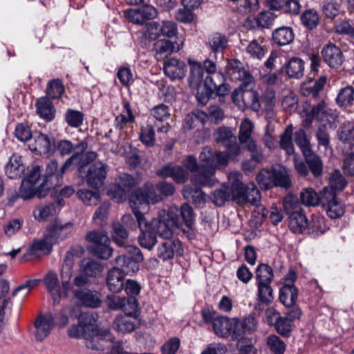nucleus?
<instances>
[{
  "instance_id": "44",
  "label": "nucleus",
  "mask_w": 354,
  "mask_h": 354,
  "mask_svg": "<svg viewBox=\"0 0 354 354\" xmlns=\"http://www.w3.org/2000/svg\"><path fill=\"white\" fill-rule=\"evenodd\" d=\"M293 126L288 125L284 131L280 136V140L278 143L281 149L286 155H292L295 153V147L292 142Z\"/></svg>"
},
{
  "instance_id": "54",
  "label": "nucleus",
  "mask_w": 354,
  "mask_h": 354,
  "mask_svg": "<svg viewBox=\"0 0 354 354\" xmlns=\"http://www.w3.org/2000/svg\"><path fill=\"white\" fill-rule=\"evenodd\" d=\"M210 200L217 207H223L226 202L231 201L229 186L223 184L221 187L215 189L210 194Z\"/></svg>"
},
{
  "instance_id": "46",
  "label": "nucleus",
  "mask_w": 354,
  "mask_h": 354,
  "mask_svg": "<svg viewBox=\"0 0 354 354\" xmlns=\"http://www.w3.org/2000/svg\"><path fill=\"white\" fill-rule=\"evenodd\" d=\"M113 229V241L118 247L127 248L129 245L128 244L129 230L123 227L122 224H120V222H115Z\"/></svg>"
},
{
  "instance_id": "47",
  "label": "nucleus",
  "mask_w": 354,
  "mask_h": 354,
  "mask_svg": "<svg viewBox=\"0 0 354 354\" xmlns=\"http://www.w3.org/2000/svg\"><path fill=\"white\" fill-rule=\"evenodd\" d=\"M273 316H276L274 323L276 331L283 337H290L294 325L287 317L281 316L279 312H274Z\"/></svg>"
},
{
  "instance_id": "34",
  "label": "nucleus",
  "mask_w": 354,
  "mask_h": 354,
  "mask_svg": "<svg viewBox=\"0 0 354 354\" xmlns=\"http://www.w3.org/2000/svg\"><path fill=\"white\" fill-rule=\"evenodd\" d=\"M183 196L197 207H201L205 202V194L201 188L192 184L184 187Z\"/></svg>"
},
{
  "instance_id": "30",
  "label": "nucleus",
  "mask_w": 354,
  "mask_h": 354,
  "mask_svg": "<svg viewBox=\"0 0 354 354\" xmlns=\"http://www.w3.org/2000/svg\"><path fill=\"white\" fill-rule=\"evenodd\" d=\"M122 112L116 115L114 120L115 127L120 131L122 130L128 124L134 123L136 121V116L130 103L124 100L122 102Z\"/></svg>"
},
{
  "instance_id": "13",
  "label": "nucleus",
  "mask_w": 354,
  "mask_h": 354,
  "mask_svg": "<svg viewBox=\"0 0 354 354\" xmlns=\"http://www.w3.org/2000/svg\"><path fill=\"white\" fill-rule=\"evenodd\" d=\"M184 46V39L176 37L174 41L161 39L157 40L153 45L156 58L158 60L167 57L174 52H178Z\"/></svg>"
},
{
  "instance_id": "32",
  "label": "nucleus",
  "mask_w": 354,
  "mask_h": 354,
  "mask_svg": "<svg viewBox=\"0 0 354 354\" xmlns=\"http://www.w3.org/2000/svg\"><path fill=\"white\" fill-rule=\"evenodd\" d=\"M206 122L207 115L205 114V112L199 109H196L185 116L183 122V129L185 131H189L196 128L199 125L204 126Z\"/></svg>"
},
{
  "instance_id": "14",
  "label": "nucleus",
  "mask_w": 354,
  "mask_h": 354,
  "mask_svg": "<svg viewBox=\"0 0 354 354\" xmlns=\"http://www.w3.org/2000/svg\"><path fill=\"white\" fill-rule=\"evenodd\" d=\"M310 115L330 129L333 128V122L337 117L336 110L328 107L324 100L313 106Z\"/></svg>"
},
{
  "instance_id": "58",
  "label": "nucleus",
  "mask_w": 354,
  "mask_h": 354,
  "mask_svg": "<svg viewBox=\"0 0 354 354\" xmlns=\"http://www.w3.org/2000/svg\"><path fill=\"white\" fill-rule=\"evenodd\" d=\"M77 196L86 205H96L101 199L99 189H80L77 192Z\"/></svg>"
},
{
  "instance_id": "21",
  "label": "nucleus",
  "mask_w": 354,
  "mask_h": 354,
  "mask_svg": "<svg viewBox=\"0 0 354 354\" xmlns=\"http://www.w3.org/2000/svg\"><path fill=\"white\" fill-rule=\"evenodd\" d=\"M325 63L330 68H337L344 62V57L341 49L334 44H328L321 51Z\"/></svg>"
},
{
  "instance_id": "62",
  "label": "nucleus",
  "mask_w": 354,
  "mask_h": 354,
  "mask_svg": "<svg viewBox=\"0 0 354 354\" xmlns=\"http://www.w3.org/2000/svg\"><path fill=\"white\" fill-rule=\"evenodd\" d=\"M64 119L68 126L73 128H78L83 124L84 115L80 111L68 109L66 111Z\"/></svg>"
},
{
  "instance_id": "20",
  "label": "nucleus",
  "mask_w": 354,
  "mask_h": 354,
  "mask_svg": "<svg viewBox=\"0 0 354 354\" xmlns=\"http://www.w3.org/2000/svg\"><path fill=\"white\" fill-rule=\"evenodd\" d=\"M72 226L73 224L70 222L63 225L60 222L55 221L47 227L46 232L44 236L54 245L67 237L68 234L70 232L68 229L72 227Z\"/></svg>"
},
{
  "instance_id": "11",
  "label": "nucleus",
  "mask_w": 354,
  "mask_h": 354,
  "mask_svg": "<svg viewBox=\"0 0 354 354\" xmlns=\"http://www.w3.org/2000/svg\"><path fill=\"white\" fill-rule=\"evenodd\" d=\"M91 161L84 169L82 172V176L81 178H85L87 185L93 189H100L104 185V180L106 177V165L101 162H95L91 165L88 169L86 171V167L93 161Z\"/></svg>"
},
{
  "instance_id": "28",
  "label": "nucleus",
  "mask_w": 354,
  "mask_h": 354,
  "mask_svg": "<svg viewBox=\"0 0 354 354\" xmlns=\"http://www.w3.org/2000/svg\"><path fill=\"white\" fill-rule=\"evenodd\" d=\"M213 330L218 337L227 338L233 335L234 321L233 318L230 319L226 316H216V320L214 322Z\"/></svg>"
},
{
  "instance_id": "53",
  "label": "nucleus",
  "mask_w": 354,
  "mask_h": 354,
  "mask_svg": "<svg viewBox=\"0 0 354 354\" xmlns=\"http://www.w3.org/2000/svg\"><path fill=\"white\" fill-rule=\"evenodd\" d=\"M232 340L236 342V348L240 354H250L256 352L253 339L252 337H245V335H241L239 337L234 335L233 333Z\"/></svg>"
},
{
  "instance_id": "29",
  "label": "nucleus",
  "mask_w": 354,
  "mask_h": 354,
  "mask_svg": "<svg viewBox=\"0 0 354 354\" xmlns=\"http://www.w3.org/2000/svg\"><path fill=\"white\" fill-rule=\"evenodd\" d=\"M140 325V322L138 318L126 315L116 317L113 323V328L123 334L134 331Z\"/></svg>"
},
{
  "instance_id": "5",
  "label": "nucleus",
  "mask_w": 354,
  "mask_h": 354,
  "mask_svg": "<svg viewBox=\"0 0 354 354\" xmlns=\"http://www.w3.org/2000/svg\"><path fill=\"white\" fill-rule=\"evenodd\" d=\"M162 198L156 194L154 186L151 183H145L143 186L136 189L129 196V201L132 212L138 218L139 224L142 220L141 209H146L149 204L160 202Z\"/></svg>"
},
{
  "instance_id": "51",
  "label": "nucleus",
  "mask_w": 354,
  "mask_h": 354,
  "mask_svg": "<svg viewBox=\"0 0 354 354\" xmlns=\"http://www.w3.org/2000/svg\"><path fill=\"white\" fill-rule=\"evenodd\" d=\"M272 268L268 263H259L255 270L256 283H271L274 279Z\"/></svg>"
},
{
  "instance_id": "22",
  "label": "nucleus",
  "mask_w": 354,
  "mask_h": 354,
  "mask_svg": "<svg viewBox=\"0 0 354 354\" xmlns=\"http://www.w3.org/2000/svg\"><path fill=\"white\" fill-rule=\"evenodd\" d=\"M158 15L157 10L151 5H142L137 9L127 12L128 19L134 24H142L146 20L154 19Z\"/></svg>"
},
{
  "instance_id": "19",
  "label": "nucleus",
  "mask_w": 354,
  "mask_h": 354,
  "mask_svg": "<svg viewBox=\"0 0 354 354\" xmlns=\"http://www.w3.org/2000/svg\"><path fill=\"white\" fill-rule=\"evenodd\" d=\"M163 70L165 75L171 81L184 78L187 73L185 63L174 57L164 61Z\"/></svg>"
},
{
  "instance_id": "43",
  "label": "nucleus",
  "mask_w": 354,
  "mask_h": 354,
  "mask_svg": "<svg viewBox=\"0 0 354 354\" xmlns=\"http://www.w3.org/2000/svg\"><path fill=\"white\" fill-rule=\"evenodd\" d=\"M257 292L256 294V300L266 305H270L274 299V290L271 283H256Z\"/></svg>"
},
{
  "instance_id": "63",
  "label": "nucleus",
  "mask_w": 354,
  "mask_h": 354,
  "mask_svg": "<svg viewBox=\"0 0 354 354\" xmlns=\"http://www.w3.org/2000/svg\"><path fill=\"white\" fill-rule=\"evenodd\" d=\"M301 24L308 29L315 28L319 21L317 12L314 9L306 10L300 17Z\"/></svg>"
},
{
  "instance_id": "27",
  "label": "nucleus",
  "mask_w": 354,
  "mask_h": 354,
  "mask_svg": "<svg viewBox=\"0 0 354 354\" xmlns=\"http://www.w3.org/2000/svg\"><path fill=\"white\" fill-rule=\"evenodd\" d=\"M216 168L212 166H203L196 174L192 177V185L201 187H211L215 183L214 176Z\"/></svg>"
},
{
  "instance_id": "41",
  "label": "nucleus",
  "mask_w": 354,
  "mask_h": 354,
  "mask_svg": "<svg viewBox=\"0 0 354 354\" xmlns=\"http://www.w3.org/2000/svg\"><path fill=\"white\" fill-rule=\"evenodd\" d=\"M288 219L289 228L293 233L304 234L308 218L301 210L292 213Z\"/></svg>"
},
{
  "instance_id": "40",
  "label": "nucleus",
  "mask_w": 354,
  "mask_h": 354,
  "mask_svg": "<svg viewBox=\"0 0 354 354\" xmlns=\"http://www.w3.org/2000/svg\"><path fill=\"white\" fill-rule=\"evenodd\" d=\"M109 241H104L97 245H88L87 250L93 257L102 260L109 259L113 254V248L110 246Z\"/></svg>"
},
{
  "instance_id": "55",
  "label": "nucleus",
  "mask_w": 354,
  "mask_h": 354,
  "mask_svg": "<svg viewBox=\"0 0 354 354\" xmlns=\"http://www.w3.org/2000/svg\"><path fill=\"white\" fill-rule=\"evenodd\" d=\"M65 91V87L63 81L61 79L56 78L49 81L46 86V95L48 98H60Z\"/></svg>"
},
{
  "instance_id": "45",
  "label": "nucleus",
  "mask_w": 354,
  "mask_h": 354,
  "mask_svg": "<svg viewBox=\"0 0 354 354\" xmlns=\"http://www.w3.org/2000/svg\"><path fill=\"white\" fill-rule=\"evenodd\" d=\"M335 102L339 107H349L354 103V87L347 85L341 88L335 98Z\"/></svg>"
},
{
  "instance_id": "48",
  "label": "nucleus",
  "mask_w": 354,
  "mask_h": 354,
  "mask_svg": "<svg viewBox=\"0 0 354 354\" xmlns=\"http://www.w3.org/2000/svg\"><path fill=\"white\" fill-rule=\"evenodd\" d=\"M294 140L302 155H315L313 153L310 139L304 129L300 128L294 133Z\"/></svg>"
},
{
  "instance_id": "15",
  "label": "nucleus",
  "mask_w": 354,
  "mask_h": 354,
  "mask_svg": "<svg viewBox=\"0 0 354 354\" xmlns=\"http://www.w3.org/2000/svg\"><path fill=\"white\" fill-rule=\"evenodd\" d=\"M173 235L168 238L162 237L165 239L161 243L157 249V255L162 261L172 259L174 257L175 252L178 255H182L183 248L181 241L178 239H172Z\"/></svg>"
},
{
  "instance_id": "4",
  "label": "nucleus",
  "mask_w": 354,
  "mask_h": 354,
  "mask_svg": "<svg viewBox=\"0 0 354 354\" xmlns=\"http://www.w3.org/2000/svg\"><path fill=\"white\" fill-rule=\"evenodd\" d=\"M229 75L232 81L243 82V86L245 87L242 92L241 100L239 101V109L244 110L250 108L258 112L261 109L260 98L258 93L254 90L255 82L252 75L237 60L231 64Z\"/></svg>"
},
{
  "instance_id": "64",
  "label": "nucleus",
  "mask_w": 354,
  "mask_h": 354,
  "mask_svg": "<svg viewBox=\"0 0 354 354\" xmlns=\"http://www.w3.org/2000/svg\"><path fill=\"white\" fill-rule=\"evenodd\" d=\"M267 346L273 354H284L286 345L285 342L276 335H270L267 337Z\"/></svg>"
},
{
  "instance_id": "3",
  "label": "nucleus",
  "mask_w": 354,
  "mask_h": 354,
  "mask_svg": "<svg viewBox=\"0 0 354 354\" xmlns=\"http://www.w3.org/2000/svg\"><path fill=\"white\" fill-rule=\"evenodd\" d=\"M27 147L31 152L39 155L53 153L60 155H84L88 148V142L86 140H82L73 144L66 139H62L56 142L55 138L51 135L37 132L33 134Z\"/></svg>"
},
{
  "instance_id": "60",
  "label": "nucleus",
  "mask_w": 354,
  "mask_h": 354,
  "mask_svg": "<svg viewBox=\"0 0 354 354\" xmlns=\"http://www.w3.org/2000/svg\"><path fill=\"white\" fill-rule=\"evenodd\" d=\"M326 124H322L318 128L316 138L318 141V145L319 149L322 153H327L328 151L329 153H331V149L329 147L330 145V136L327 131V128Z\"/></svg>"
},
{
  "instance_id": "39",
  "label": "nucleus",
  "mask_w": 354,
  "mask_h": 354,
  "mask_svg": "<svg viewBox=\"0 0 354 354\" xmlns=\"http://www.w3.org/2000/svg\"><path fill=\"white\" fill-rule=\"evenodd\" d=\"M272 40L278 46H286L291 44L295 39V34L292 28L281 26L272 32Z\"/></svg>"
},
{
  "instance_id": "8",
  "label": "nucleus",
  "mask_w": 354,
  "mask_h": 354,
  "mask_svg": "<svg viewBox=\"0 0 354 354\" xmlns=\"http://www.w3.org/2000/svg\"><path fill=\"white\" fill-rule=\"evenodd\" d=\"M165 212H173L176 215L179 222L178 227H172V235L174 234L175 229H179L181 230L183 234H185L189 240H194L196 238L194 227L196 214L189 203H183L179 209L176 208L174 211L173 209H171L167 212L165 211Z\"/></svg>"
},
{
  "instance_id": "25",
  "label": "nucleus",
  "mask_w": 354,
  "mask_h": 354,
  "mask_svg": "<svg viewBox=\"0 0 354 354\" xmlns=\"http://www.w3.org/2000/svg\"><path fill=\"white\" fill-rule=\"evenodd\" d=\"M35 337L37 341H43L51 332L55 326V319L52 315H39L35 322Z\"/></svg>"
},
{
  "instance_id": "38",
  "label": "nucleus",
  "mask_w": 354,
  "mask_h": 354,
  "mask_svg": "<svg viewBox=\"0 0 354 354\" xmlns=\"http://www.w3.org/2000/svg\"><path fill=\"white\" fill-rule=\"evenodd\" d=\"M21 156H10L5 167V173L10 179L20 178L24 174L26 166L21 162Z\"/></svg>"
},
{
  "instance_id": "18",
  "label": "nucleus",
  "mask_w": 354,
  "mask_h": 354,
  "mask_svg": "<svg viewBox=\"0 0 354 354\" xmlns=\"http://www.w3.org/2000/svg\"><path fill=\"white\" fill-rule=\"evenodd\" d=\"M322 207L326 211L327 216L336 219L341 218L345 213V205L334 194H328L322 199Z\"/></svg>"
},
{
  "instance_id": "24",
  "label": "nucleus",
  "mask_w": 354,
  "mask_h": 354,
  "mask_svg": "<svg viewBox=\"0 0 354 354\" xmlns=\"http://www.w3.org/2000/svg\"><path fill=\"white\" fill-rule=\"evenodd\" d=\"M328 186L323 188L325 194H332L337 196L338 192H343L348 185V182L338 169H334L328 174Z\"/></svg>"
},
{
  "instance_id": "17",
  "label": "nucleus",
  "mask_w": 354,
  "mask_h": 354,
  "mask_svg": "<svg viewBox=\"0 0 354 354\" xmlns=\"http://www.w3.org/2000/svg\"><path fill=\"white\" fill-rule=\"evenodd\" d=\"M234 333L235 336L241 335H252L257 330L258 320L254 315L250 313L242 319L233 317Z\"/></svg>"
},
{
  "instance_id": "2",
  "label": "nucleus",
  "mask_w": 354,
  "mask_h": 354,
  "mask_svg": "<svg viewBox=\"0 0 354 354\" xmlns=\"http://www.w3.org/2000/svg\"><path fill=\"white\" fill-rule=\"evenodd\" d=\"M95 322L92 314L81 313L78 318V324L73 325L68 330V336L84 339L88 348L104 351L113 338V335L109 329L99 328L95 324Z\"/></svg>"
},
{
  "instance_id": "37",
  "label": "nucleus",
  "mask_w": 354,
  "mask_h": 354,
  "mask_svg": "<svg viewBox=\"0 0 354 354\" xmlns=\"http://www.w3.org/2000/svg\"><path fill=\"white\" fill-rule=\"evenodd\" d=\"M52 243L44 236L42 239H34L29 245L28 252L23 257V259L28 261V256L34 255L37 252H43L44 254L48 255L53 251Z\"/></svg>"
},
{
  "instance_id": "16",
  "label": "nucleus",
  "mask_w": 354,
  "mask_h": 354,
  "mask_svg": "<svg viewBox=\"0 0 354 354\" xmlns=\"http://www.w3.org/2000/svg\"><path fill=\"white\" fill-rule=\"evenodd\" d=\"M73 292L74 297L82 306L96 308L100 307L102 302L101 294L96 290L83 288L75 289Z\"/></svg>"
},
{
  "instance_id": "49",
  "label": "nucleus",
  "mask_w": 354,
  "mask_h": 354,
  "mask_svg": "<svg viewBox=\"0 0 354 354\" xmlns=\"http://www.w3.org/2000/svg\"><path fill=\"white\" fill-rule=\"evenodd\" d=\"M190 72L189 76V86L192 88H197L200 86L203 78V68L202 65L196 61L189 60Z\"/></svg>"
},
{
  "instance_id": "35",
  "label": "nucleus",
  "mask_w": 354,
  "mask_h": 354,
  "mask_svg": "<svg viewBox=\"0 0 354 354\" xmlns=\"http://www.w3.org/2000/svg\"><path fill=\"white\" fill-rule=\"evenodd\" d=\"M326 196L324 189L319 193L311 187L304 189L300 194V200L302 204L306 206H322V199Z\"/></svg>"
},
{
  "instance_id": "7",
  "label": "nucleus",
  "mask_w": 354,
  "mask_h": 354,
  "mask_svg": "<svg viewBox=\"0 0 354 354\" xmlns=\"http://www.w3.org/2000/svg\"><path fill=\"white\" fill-rule=\"evenodd\" d=\"M231 201L237 204L250 203L257 205L260 201L261 194L254 183L245 185L238 178L234 179L229 186Z\"/></svg>"
},
{
  "instance_id": "33",
  "label": "nucleus",
  "mask_w": 354,
  "mask_h": 354,
  "mask_svg": "<svg viewBox=\"0 0 354 354\" xmlns=\"http://www.w3.org/2000/svg\"><path fill=\"white\" fill-rule=\"evenodd\" d=\"M44 283L51 295L53 304L59 303L61 299V290L57 274L54 271L48 272L44 278Z\"/></svg>"
},
{
  "instance_id": "61",
  "label": "nucleus",
  "mask_w": 354,
  "mask_h": 354,
  "mask_svg": "<svg viewBox=\"0 0 354 354\" xmlns=\"http://www.w3.org/2000/svg\"><path fill=\"white\" fill-rule=\"evenodd\" d=\"M140 140L147 147H153L156 142V135L153 126L147 122L140 129Z\"/></svg>"
},
{
  "instance_id": "42",
  "label": "nucleus",
  "mask_w": 354,
  "mask_h": 354,
  "mask_svg": "<svg viewBox=\"0 0 354 354\" xmlns=\"http://www.w3.org/2000/svg\"><path fill=\"white\" fill-rule=\"evenodd\" d=\"M326 230V227L324 218L315 216L312 218L310 221L307 220V226L306 227L304 234H306L313 238H316L324 234Z\"/></svg>"
},
{
  "instance_id": "36",
  "label": "nucleus",
  "mask_w": 354,
  "mask_h": 354,
  "mask_svg": "<svg viewBox=\"0 0 354 354\" xmlns=\"http://www.w3.org/2000/svg\"><path fill=\"white\" fill-rule=\"evenodd\" d=\"M299 290L294 284L284 283L279 290V299L284 306L296 304Z\"/></svg>"
},
{
  "instance_id": "9",
  "label": "nucleus",
  "mask_w": 354,
  "mask_h": 354,
  "mask_svg": "<svg viewBox=\"0 0 354 354\" xmlns=\"http://www.w3.org/2000/svg\"><path fill=\"white\" fill-rule=\"evenodd\" d=\"M126 254L118 256L115 259V266L118 267L122 273L131 275L139 270V263L143 261L141 250L136 246L129 245Z\"/></svg>"
},
{
  "instance_id": "56",
  "label": "nucleus",
  "mask_w": 354,
  "mask_h": 354,
  "mask_svg": "<svg viewBox=\"0 0 354 354\" xmlns=\"http://www.w3.org/2000/svg\"><path fill=\"white\" fill-rule=\"evenodd\" d=\"M273 168L262 169L256 176V180L259 187L263 190H269L273 188Z\"/></svg>"
},
{
  "instance_id": "23",
  "label": "nucleus",
  "mask_w": 354,
  "mask_h": 354,
  "mask_svg": "<svg viewBox=\"0 0 354 354\" xmlns=\"http://www.w3.org/2000/svg\"><path fill=\"white\" fill-rule=\"evenodd\" d=\"M156 174L158 176L164 178L171 177L177 184L185 183L189 178V173L187 169L178 165H164L157 171Z\"/></svg>"
},
{
  "instance_id": "31",
  "label": "nucleus",
  "mask_w": 354,
  "mask_h": 354,
  "mask_svg": "<svg viewBox=\"0 0 354 354\" xmlns=\"http://www.w3.org/2000/svg\"><path fill=\"white\" fill-rule=\"evenodd\" d=\"M35 106L37 114L44 120L50 122L55 118L56 110L48 97L37 99Z\"/></svg>"
},
{
  "instance_id": "12",
  "label": "nucleus",
  "mask_w": 354,
  "mask_h": 354,
  "mask_svg": "<svg viewBox=\"0 0 354 354\" xmlns=\"http://www.w3.org/2000/svg\"><path fill=\"white\" fill-rule=\"evenodd\" d=\"M214 138L217 143L224 145L227 150V155L241 153V147L231 128L224 126L218 128L214 133Z\"/></svg>"
},
{
  "instance_id": "50",
  "label": "nucleus",
  "mask_w": 354,
  "mask_h": 354,
  "mask_svg": "<svg viewBox=\"0 0 354 354\" xmlns=\"http://www.w3.org/2000/svg\"><path fill=\"white\" fill-rule=\"evenodd\" d=\"M304 62L298 57H292L286 64V72L288 77L299 79L304 75Z\"/></svg>"
},
{
  "instance_id": "6",
  "label": "nucleus",
  "mask_w": 354,
  "mask_h": 354,
  "mask_svg": "<svg viewBox=\"0 0 354 354\" xmlns=\"http://www.w3.org/2000/svg\"><path fill=\"white\" fill-rule=\"evenodd\" d=\"M96 156H70L58 170V163L56 160H51L47 165L46 169V178L61 184L63 174L68 170L77 169L79 176H82L83 169Z\"/></svg>"
},
{
  "instance_id": "57",
  "label": "nucleus",
  "mask_w": 354,
  "mask_h": 354,
  "mask_svg": "<svg viewBox=\"0 0 354 354\" xmlns=\"http://www.w3.org/2000/svg\"><path fill=\"white\" fill-rule=\"evenodd\" d=\"M273 187H281L288 189L292 186V181L285 169H277L273 168Z\"/></svg>"
},
{
  "instance_id": "10",
  "label": "nucleus",
  "mask_w": 354,
  "mask_h": 354,
  "mask_svg": "<svg viewBox=\"0 0 354 354\" xmlns=\"http://www.w3.org/2000/svg\"><path fill=\"white\" fill-rule=\"evenodd\" d=\"M106 302L111 310H122L129 317L138 318L140 315V308L137 297H121L115 295H108Z\"/></svg>"
},
{
  "instance_id": "52",
  "label": "nucleus",
  "mask_w": 354,
  "mask_h": 354,
  "mask_svg": "<svg viewBox=\"0 0 354 354\" xmlns=\"http://www.w3.org/2000/svg\"><path fill=\"white\" fill-rule=\"evenodd\" d=\"M102 270L103 266L95 260L88 259L81 261L80 272H82L88 277H96Z\"/></svg>"
},
{
  "instance_id": "1",
  "label": "nucleus",
  "mask_w": 354,
  "mask_h": 354,
  "mask_svg": "<svg viewBox=\"0 0 354 354\" xmlns=\"http://www.w3.org/2000/svg\"><path fill=\"white\" fill-rule=\"evenodd\" d=\"M140 225L138 221L130 214L122 216L120 224L128 230H134L139 227L140 234L138 236L140 245L148 250H151L157 243V236L168 238L172 235V227L179 223L176 215L173 212L166 213L165 210L159 212L156 218L147 221L142 214V220Z\"/></svg>"
},
{
  "instance_id": "59",
  "label": "nucleus",
  "mask_w": 354,
  "mask_h": 354,
  "mask_svg": "<svg viewBox=\"0 0 354 354\" xmlns=\"http://www.w3.org/2000/svg\"><path fill=\"white\" fill-rule=\"evenodd\" d=\"M263 43V39L262 38L253 39L250 42L247 46L246 51L251 57L259 60H261L264 57L266 51Z\"/></svg>"
},
{
  "instance_id": "26",
  "label": "nucleus",
  "mask_w": 354,
  "mask_h": 354,
  "mask_svg": "<svg viewBox=\"0 0 354 354\" xmlns=\"http://www.w3.org/2000/svg\"><path fill=\"white\" fill-rule=\"evenodd\" d=\"M120 271L118 267H113L106 274V286L113 293H119L124 288L126 275Z\"/></svg>"
}]
</instances>
